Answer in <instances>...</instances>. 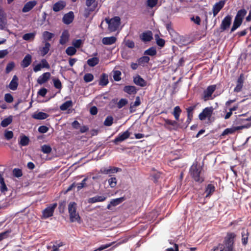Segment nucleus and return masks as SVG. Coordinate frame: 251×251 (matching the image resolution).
<instances>
[{
	"label": "nucleus",
	"mask_w": 251,
	"mask_h": 251,
	"mask_svg": "<svg viewBox=\"0 0 251 251\" xmlns=\"http://www.w3.org/2000/svg\"><path fill=\"white\" fill-rule=\"evenodd\" d=\"M202 168L197 164H193L190 168L189 173L194 180L198 183H201L204 180L203 176L201 175Z\"/></svg>",
	"instance_id": "obj_1"
},
{
	"label": "nucleus",
	"mask_w": 251,
	"mask_h": 251,
	"mask_svg": "<svg viewBox=\"0 0 251 251\" xmlns=\"http://www.w3.org/2000/svg\"><path fill=\"white\" fill-rule=\"evenodd\" d=\"M77 204L74 202H70L68 204V212L69 213L70 220L71 222H80V217L79 213L76 212Z\"/></svg>",
	"instance_id": "obj_2"
},
{
	"label": "nucleus",
	"mask_w": 251,
	"mask_h": 251,
	"mask_svg": "<svg viewBox=\"0 0 251 251\" xmlns=\"http://www.w3.org/2000/svg\"><path fill=\"white\" fill-rule=\"evenodd\" d=\"M216 89V85H211L208 86L207 88L203 91L201 99L204 101H206L209 100H212V95Z\"/></svg>",
	"instance_id": "obj_3"
},
{
	"label": "nucleus",
	"mask_w": 251,
	"mask_h": 251,
	"mask_svg": "<svg viewBox=\"0 0 251 251\" xmlns=\"http://www.w3.org/2000/svg\"><path fill=\"white\" fill-rule=\"evenodd\" d=\"M105 21L108 25V28L112 31H115L120 25L121 19L115 16L110 20L106 19Z\"/></svg>",
	"instance_id": "obj_4"
},
{
	"label": "nucleus",
	"mask_w": 251,
	"mask_h": 251,
	"mask_svg": "<svg viewBox=\"0 0 251 251\" xmlns=\"http://www.w3.org/2000/svg\"><path fill=\"white\" fill-rule=\"evenodd\" d=\"M213 108L212 106L207 107L204 108L202 112L199 115V118L201 121H204L206 118L209 119L213 113Z\"/></svg>",
	"instance_id": "obj_5"
},
{
	"label": "nucleus",
	"mask_w": 251,
	"mask_h": 251,
	"mask_svg": "<svg viewBox=\"0 0 251 251\" xmlns=\"http://www.w3.org/2000/svg\"><path fill=\"white\" fill-rule=\"evenodd\" d=\"M57 203H54L47 207L42 212L43 216L45 218H49L53 215L54 211L57 207Z\"/></svg>",
	"instance_id": "obj_6"
},
{
	"label": "nucleus",
	"mask_w": 251,
	"mask_h": 251,
	"mask_svg": "<svg viewBox=\"0 0 251 251\" xmlns=\"http://www.w3.org/2000/svg\"><path fill=\"white\" fill-rule=\"evenodd\" d=\"M250 125H244V126H233L231 128H226L223 132L222 135L225 136V135H228L229 134H232V133H234L237 130L243 129L244 128H248L250 127Z\"/></svg>",
	"instance_id": "obj_7"
},
{
	"label": "nucleus",
	"mask_w": 251,
	"mask_h": 251,
	"mask_svg": "<svg viewBox=\"0 0 251 251\" xmlns=\"http://www.w3.org/2000/svg\"><path fill=\"white\" fill-rule=\"evenodd\" d=\"M165 124L164 127L170 131L176 130L178 127V123L176 121L171 120L168 119H164Z\"/></svg>",
	"instance_id": "obj_8"
},
{
	"label": "nucleus",
	"mask_w": 251,
	"mask_h": 251,
	"mask_svg": "<svg viewBox=\"0 0 251 251\" xmlns=\"http://www.w3.org/2000/svg\"><path fill=\"white\" fill-rule=\"evenodd\" d=\"M130 132L128 130H126L123 133L119 134V135L114 139L113 143L117 145L119 142H123L126 139L128 138L130 136Z\"/></svg>",
	"instance_id": "obj_9"
},
{
	"label": "nucleus",
	"mask_w": 251,
	"mask_h": 251,
	"mask_svg": "<svg viewBox=\"0 0 251 251\" xmlns=\"http://www.w3.org/2000/svg\"><path fill=\"white\" fill-rule=\"evenodd\" d=\"M232 18L230 15L226 16L222 21L220 28L222 31H225L230 26L231 23Z\"/></svg>",
	"instance_id": "obj_10"
},
{
	"label": "nucleus",
	"mask_w": 251,
	"mask_h": 251,
	"mask_svg": "<svg viewBox=\"0 0 251 251\" xmlns=\"http://www.w3.org/2000/svg\"><path fill=\"white\" fill-rule=\"evenodd\" d=\"M119 170H121V169L115 167L110 166L108 168L104 167L101 168L100 169L99 173L107 175L110 174L116 173L118 172Z\"/></svg>",
	"instance_id": "obj_11"
},
{
	"label": "nucleus",
	"mask_w": 251,
	"mask_h": 251,
	"mask_svg": "<svg viewBox=\"0 0 251 251\" xmlns=\"http://www.w3.org/2000/svg\"><path fill=\"white\" fill-rule=\"evenodd\" d=\"M86 5L89 7L88 12L87 14H85L86 18L88 17L90 12H93L95 10L96 7L98 6V3L96 2V0H86Z\"/></svg>",
	"instance_id": "obj_12"
},
{
	"label": "nucleus",
	"mask_w": 251,
	"mask_h": 251,
	"mask_svg": "<svg viewBox=\"0 0 251 251\" xmlns=\"http://www.w3.org/2000/svg\"><path fill=\"white\" fill-rule=\"evenodd\" d=\"M244 75L243 74H241L238 78L237 80V84L236 87L234 89V91L237 93L240 92L243 86V83L244 82Z\"/></svg>",
	"instance_id": "obj_13"
},
{
	"label": "nucleus",
	"mask_w": 251,
	"mask_h": 251,
	"mask_svg": "<svg viewBox=\"0 0 251 251\" xmlns=\"http://www.w3.org/2000/svg\"><path fill=\"white\" fill-rule=\"evenodd\" d=\"M225 4V0H220L213 5L212 11L214 16H216L218 14L220 11L223 8Z\"/></svg>",
	"instance_id": "obj_14"
},
{
	"label": "nucleus",
	"mask_w": 251,
	"mask_h": 251,
	"mask_svg": "<svg viewBox=\"0 0 251 251\" xmlns=\"http://www.w3.org/2000/svg\"><path fill=\"white\" fill-rule=\"evenodd\" d=\"M74 19V14L73 11H70L65 14L62 18L63 22L66 25H69L73 21Z\"/></svg>",
	"instance_id": "obj_15"
},
{
	"label": "nucleus",
	"mask_w": 251,
	"mask_h": 251,
	"mask_svg": "<svg viewBox=\"0 0 251 251\" xmlns=\"http://www.w3.org/2000/svg\"><path fill=\"white\" fill-rule=\"evenodd\" d=\"M133 82L136 85L142 87L146 86L147 84V81L139 75L133 77Z\"/></svg>",
	"instance_id": "obj_16"
},
{
	"label": "nucleus",
	"mask_w": 251,
	"mask_h": 251,
	"mask_svg": "<svg viewBox=\"0 0 251 251\" xmlns=\"http://www.w3.org/2000/svg\"><path fill=\"white\" fill-rule=\"evenodd\" d=\"M32 118L36 120H45L49 117V115L43 112H35L31 116Z\"/></svg>",
	"instance_id": "obj_17"
},
{
	"label": "nucleus",
	"mask_w": 251,
	"mask_h": 251,
	"mask_svg": "<svg viewBox=\"0 0 251 251\" xmlns=\"http://www.w3.org/2000/svg\"><path fill=\"white\" fill-rule=\"evenodd\" d=\"M66 2L63 0H59L53 5L52 9L54 12H58L66 6Z\"/></svg>",
	"instance_id": "obj_18"
},
{
	"label": "nucleus",
	"mask_w": 251,
	"mask_h": 251,
	"mask_svg": "<svg viewBox=\"0 0 251 251\" xmlns=\"http://www.w3.org/2000/svg\"><path fill=\"white\" fill-rule=\"evenodd\" d=\"M37 1L36 0H31L26 2L22 9V11L24 13L30 11L36 5Z\"/></svg>",
	"instance_id": "obj_19"
},
{
	"label": "nucleus",
	"mask_w": 251,
	"mask_h": 251,
	"mask_svg": "<svg viewBox=\"0 0 251 251\" xmlns=\"http://www.w3.org/2000/svg\"><path fill=\"white\" fill-rule=\"evenodd\" d=\"M141 39L144 42L151 41L152 39V33L151 31L148 30L144 32L140 36Z\"/></svg>",
	"instance_id": "obj_20"
},
{
	"label": "nucleus",
	"mask_w": 251,
	"mask_h": 251,
	"mask_svg": "<svg viewBox=\"0 0 251 251\" xmlns=\"http://www.w3.org/2000/svg\"><path fill=\"white\" fill-rule=\"evenodd\" d=\"M50 77V74L49 72H46L43 74L41 75H40L38 79L37 82L38 84L41 85L43 84L48 81Z\"/></svg>",
	"instance_id": "obj_21"
},
{
	"label": "nucleus",
	"mask_w": 251,
	"mask_h": 251,
	"mask_svg": "<svg viewBox=\"0 0 251 251\" xmlns=\"http://www.w3.org/2000/svg\"><path fill=\"white\" fill-rule=\"evenodd\" d=\"M32 62V57L29 54H27L25 56L21 63V66L23 68H25L27 67Z\"/></svg>",
	"instance_id": "obj_22"
},
{
	"label": "nucleus",
	"mask_w": 251,
	"mask_h": 251,
	"mask_svg": "<svg viewBox=\"0 0 251 251\" xmlns=\"http://www.w3.org/2000/svg\"><path fill=\"white\" fill-rule=\"evenodd\" d=\"M106 199V197L104 196H96L89 198L88 200V202L89 203H94L97 202L104 201Z\"/></svg>",
	"instance_id": "obj_23"
},
{
	"label": "nucleus",
	"mask_w": 251,
	"mask_h": 251,
	"mask_svg": "<svg viewBox=\"0 0 251 251\" xmlns=\"http://www.w3.org/2000/svg\"><path fill=\"white\" fill-rule=\"evenodd\" d=\"M117 40V38L114 36L106 37L102 39V43L105 45H111L114 44Z\"/></svg>",
	"instance_id": "obj_24"
},
{
	"label": "nucleus",
	"mask_w": 251,
	"mask_h": 251,
	"mask_svg": "<svg viewBox=\"0 0 251 251\" xmlns=\"http://www.w3.org/2000/svg\"><path fill=\"white\" fill-rule=\"evenodd\" d=\"M7 23V20L5 14L3 11H0V29L3 30L5 28Z\"/></svg>",
	"instance_id": "obj_25"
},
{
	"label": "nucleus",
	"mask_w": 251,
	"mask_h": 251,
	"mask_svg": "<svg viewBox=\"0 0 251 251\" xmlns=\"http://www.w3.org/2000/svg\"><path fill=\"white\" fill-rule=\"evenodd\" d=\"M251 116L249 118L244 119L239 117L236 120V123L237 124H240L241 126H244L246 125H249L250 127L251 126Z\"/></svg>",
	"instance_id": "obj_26"
},
{
	"label": "nucleus",
	"mask_w": 251,
	"mask_h": 251,
	"mask_svg": "<svg viewBox=\"0 0 251 251\" xmlns=\"http://www.w3.org/2000/svg\"><path fill=\"white\" fill-rule=\"evenodd\" d=\"M141 104L140 98L139 96L136 97V100L134 102L130 103L129 107V111L132 113L136 111V107L140 105Z\"/></svg>",
	"instance_id": "obj_27"
},
{
	"label": "nucleus",
	"mask_w": 251,
	"mask_h": 251,
	"mask_svg": "<svg viewBox=\"0 0 251 251\" xmlns=\"http://www.w3.org/2000/svg\"><path fill=\"white\" fill-rule=\"evenodd\" d=\"M123 90L125 92L129 95H135L137 93V90L134 86L127 85L124 87Z\"/></svg>",
	"instance_id": "obj_28"
},
{
	"label": "nucleus",
	"mask_w": 251,
	"mask_h": 251,
	"mask_svg": "<svg viewBox=\"0 0 251 251\" xmlns=\"http://www.w3.org/2000/svg\"><path fill=\"white\" fill-rule=\"evenodd\" d=\"M18 78L17 75H14L10 81L9 87L12 90H16L18 86Z\"/></svg>",
	"instance_id": "obj_29"
},
{
	"label": "nucleus",
	"mask_w": 251,
	"mask_h": 251,
	"mask_svg": "<svg viewBox=\"0 0 251 251\" xmlns=\"http://www.w3.org/2000/svg\"><path fill=\"white\" fill-rule=\"evenodd\" d=\"M69 34L67 30L64 31L62 35L60 37V39L59 40V43L61 45L65 44L69 40Z\"/></svg>",
	"instance_id": "obj_30"
},
{
	"label": "nucleus",
	"mask_w": 251,
	"mask_h": 251,
	"mask_svg": "<svg viewBox=\"0 0 251 251\" xmlns=\"http://www.w3.org/2000/svg\"><path fill=\"white\" fill-rule=\"evenodd\" d=\"M215 191V187L212 184H208L205 189V192L206 193V197H210Z\"/></svg>",
	"instance_id": "obj_31"
},
{
	"label": "nucleus",
	"mask_w": 251,
	"mask_h": 251,
	"mask_svg": "<svg viewBox=\"0 0 251 251\" xmlns=\"http://www.w3.org/2000/svg\"><path fill=\"white\" fill-rule=\"evenodd\" d=\"M236 235L234 233H227L226 236L225 238L224 242L227 243L234 244V239Z\"/></svg>",
	"instance_id": "obj_32"
},
{
	"label": "nucleus",
	"mask_w": 251,
	"mask_h": 251,
	"mask_svg": "<svg viewBox=\"0 0 251 251\" xmlns=\"http://www.w3.org/2000/svg\"><path fill=\"white\" fill-rule=\"evenodd\" d=\"M109 82L108 75L106 74L103 73L100 77L99 81V85L104 86H106Z\"/></svg>",
	"instance_id": "obj_33"
},
{
	"label": "nucleus",
	"mask_w": 251,
	"mask_h": 251,
	"mask_svg": "<svg viewBox=\"0 0 251 251\" xmlns=\"http://www.w3.org/2000/svg\"><path fill=\"white\" fill-rule=\"evenodd\" d=\"M100 62V59L98 57H94L87 60V63L90 67H94L98 65Z\"/></svg>",
	"instance_id": "obj_34"
},
{
	"label": "nucleus",
	"mask_w": 251,
	"mask_h": 251,
	"mask_svg": "<svg viewBox=\"0 0 251 251\" xmlns=\"http://www.w3.org/2000/svg\"><path fill=\"white\" fill-rule=\"evenodd\" d=\"M242 243L243 246H246L248 242V237L249 236V233L248 230H246V231H243L242 232Z\"/></svg>",
	"instance_id": "obj_35"
},
{
	"label": "nucleus",
	"mask_w": 251,
	"mask_h": 251,
	"mask_svg": "<svg viewBox=\"0 0 251 251\" xmlns=\"http://www.w3.org/2000/svg\"><path fill=\"white\" fill-rule=\"evenodd\" d=\"M150 60V58L149 56H143L138 58L137 59V62L139 65L144 66L145 64L149 63Z\"/></svg>",
	"instance_id": "obj_36"
},
{
	"label": "nucleus",
	"mask_w": 251,
	"mask_h": 251,
	"mask_svg": "<svg viewBox=\"0 0 251 251\" xmlns=\"http://www.w3.org/2000/svg\"><path fill=\"white\" fill-rule=\"evenodd\" d=\"M50 47V44L49 42H46L45 44V46L40 49L41 55L42 56H44L48 53Z\"/></svg>",
	"instance_id": "obj_37"
},
{
	"label": "nucleus",
	"mask_w": 251,
	"mask_h": 251,
	"mask_svg": "<svg viewBox=\"0 0 251 251\" xmlns=\"http://www.w3.org/2000/svg\"><path fill=\"white\" fill-rule=\"evenodd\" d=\"M247 13V12L245 9H241L237 12L235 18H236L243 21L244 17L246 15Z\"/></svg>",
	"instance_id": "obj_38"
},
{
	"label": "nucleus",
	"mask_w": 251,
	"mask_h": 251,
	"mask_svg": "<svg viewBox=\"0 0 251 251\" xmlns=\"http://www.w3.org/2000/svg\"><path fill=\"white\" fill-rule=\"evenodd\" d=\"M242 22V21L234 18L233 25L231 28L230 33L233 32L238 28L241 25Z\"/></svg>",
	"instance_id": "obj_39"
},
{
	"label": "nucleus",
	"mask_w": 251,
	"mask_h": 251,
	"mask_svg": "<svg viewBox=\"0 0 251 251\" xmlns=\"http://www.w3.org/2000/svg\"><path fill=\"white\" fill-rule=\"evenodd\" d=\"M182 110L179 106H176V107H175L174 109V111L173 112V115H174L175 119L176 121H178L179 120V116Z\"/></svg>",
	"instance_id": "obj_40"
},
{
	"label": "nucleus",
	"mask_w": 251,
	"mask_h": 251,
	"mask_svg": "<svg viewBox=\"0 0 251 251\" xmlns=\"http://www.w3.org/2000/svg\"><path fill=\"white\" fill-rule=\"evenodd\" d=\"M73 105V102L71 100H67L61 104L60 106V109L62 111L66 110L69 107Z\"/></svg>",
	"instance_id": "obj_41"
},
{
	"label": "nucleus",
	"mask_w": 251,
	"mask_h": 251,
	"mask_svg": "<svg viewBox=\"0 0 251 251\" xmlns=\"http://www.w3.org/2000/svg\"><path fill=\"white\" fill-rule=\"evenodd\" d=\"M36 35V32H31L25 34L23 36V39L25 41L33 40Z\"/></svg>",
	"instance_id": "obj_42"
},
{
	"label": "nucleus",
	"mask_w": 251,
	"mask_h": 251,
	"mask_svg": "<svg viewBox=\"0 0 251 251\" xmlns=\"http://www.w3.org/2000/svg\"><path fill=\"white\" fill-rule=\"evenodd\" d=\"M126 200L125 197H123L115 199H112L111 201V204H112V206H116L119 204L121 203L122 202H123Z\"/></svg>",
	"instance_id": "obj_43"
},
{
	"label": "nucleus",
	"mask_w": 251,
	"mask_h": 251,
	"mask_svg": "<svg viewBox=\"0 0 251 251\" xmlns=\"http://www.w3.org/2000/svg\"><path fill=\"white\" fill-rule=\"evenodd\" d=\"M12 122V116H10L4 119L0 123L1 126L5 127L10 125Z\"/></svg>",
	"instance_id": "obj_44"
},
{
	"label": "nucleus",
	"mask_w": 251,
	"mask_h": 251,
	"mask_svg": "<svg viewBox=\"0 0 251 251\" xmlns=\"http://www.w3.org/2000/svg\"><path fill=\"white\" fill-rule=\"evenodd\" d=\"M157 51L156 48L154 47H151L144 51V55H148L150 56H154L156 54Z\"/></svg>",
	"instance_id": "obj_45"
},
{
	"label": "nucleus",
	"mask_w": 251,
	"mask_h": 251,
	"mask_svg": "<svg viewBox=\"0 0 251 251\" xmlns=\"http://www.w3.org/2000/svg\"><path fill=\"white\" fill-rule=\"evenodd\" d=\"M76 50L74 47H69L66 50V53L67 55L73 56L76 53Z\"/></svg>",
	"instance_id": "obj_46"
},
{
	"label": "nucleus",
	"mask_w": 251,
	"mask_h": 251,
	"mask_svg": "<svg viewBox=\"0 0 251 251\" xmlns=\"http://www.w3.org/2000/svg\"><path fill=\"white\" fill-rule=\"evenodd\" d=\"M53 36L54 34L53 33L47 31H44L43 33L44 39L46 41L50 40L51 38L53 37Z\"/></svg>",
	"instance_id": "obj_47"
},
{
	"label": "nucleus",
	"mask_w": 251,
	"mask_h": 251,
	"mask_svg": "<svg viewBox=\"0 0 251 251\" xmlns=\"http://www.w3.org/2000/svg\"><path fill=\"white\" fill-rule=\"evenodd\" d=\"M108 182L110 187L113 188L116 186L117 180L116 177H112L108 179Z\"/></svg>",
	"instance_id": "obj_48"
},
{
	"label": "nucleus",
	"mask_w": 251,
	"mask_h": 251,
	"mask_svg": "<svg viewBox=\"0 0 251 251\" xmlns=\"http://www.w3.org/2000/svg\"><path fill=\"white\" fill-rule=\"evenodd\" d=\"M87 179H88V178L85 177L82 180V181L80 183H78L76 184L77 189L78 191H79V190H81V189H82L83 188L87 186V184H86V182L87 180Z\"/></svg>",
	"instance_id": "obj_49"
},
{
	"label": "nucleus",
	"mask_w": 251,
	"mask_h": 251,
	"mask_svg": "<svg viewBox=\"0 0 251 251\" xmlns=\"http://www.w3.org/2000/svg\"><path fill=\"white\" fill-rule=\"evenodd\" d=\"M29 138L26 136H23L22 137L19 144L22 146H27L29 143Z\"/></svg>",
	"instance_id": "obj_50"
},
{
	"label": "nucleus",
	"mask_w": 251,
	"mask_h": 251,
	"mask_svg": "<svg viewBox=\"0 0 251 251\" xmlns=\"http://www.w3.org/2000/svg\"><path fill=\"white\" fill-rule=\"evenodd\" d=\"M113 123V118L109 116H107L104 121V125L107 126H111Z\"/></svg>",
	"instance_id": "obj_51"
},
{
	"label": "nucleus",
	"mask_w": 251,
	"mask_h": 251,
	"mask_svg": "<svg viewBox=\"0 0 251 251\" xmlns=\"http://www.w3.org/2000/svg\"><path fill=\"white\" fill-rule=\"evenodd\" d=\"M12 173L13 176L16 177H20L23 176L22 170L19 168H14L13 170Z\"/></svg>",
	"instance_id": "obj_52"
},
{
	"label": "nucleus",
	"mask_w": 251,
	"mask_h": 251,
	"mask_svg": "<svg viewBox=\"0 0 251 251\" xmlns=\"http://www.w3.org/2000/svg\"><path fill=\"white\" fill-rule=\"evenodd\" d=\"M83 79L85 82H90L93 80L94 75L91 73H87L84 75Z\"/></svg>",
	"instance_id": "obj_53"
},
{
	"label": "nucleus",
	"mask_w": 251,
	"mask_h": 251,
	"mask_svg": "<svg viewBox=\"0 0 251 251\" xmlns=\"http://www.w3.org/2000/svg\"><path fill=\"white\" fill-rule=\"evenodd\" d=\"M41 151L44 153L48 154L51 152V148L47 145H44L41 147Z\"/></svg>",
	"instance_id": "obj_54"
},
{
	"label": "nucleus",
	"mask_w": 251,
	"mask_h": 251,
	"mask_svg": "<svg viewBox=\"0 0 251 251\" xmlns=\"http://www.w3.org/2000/svg\"><path fill=\"white\" fill-rule=\"evenodd\" d=\"M11 229H8L4 232L0 233V241L7 238L8 237V234L11 232Z\"/></svg>",
	"instance_id": "obj_55"
},
{
	"label": "nucleus",
	"mask_w": 251,
	"mask_h": 251,
	"mask_svg": "<svg viewBox=\"0 0 251 251\" xmlns=\"http://www.w3.org/2000/svg\"><path fill=\"white\" fill-rule=\"evenodd\" d=\"M15 63L13 62L8 63L6 67L5 72L8 74L10 73L14 68Z\"/></svg>",
	"instance_id": "obj_56"
},
{
	"label": "nucleus",
	"mask_w": 251,
	"mask_h": 251,
	"mask_svg": "<svg viewBox=\"0 0 251 251\" xmlns=\"http://www.w3.org/2000/svg\"><path fill=\"white\" fill-rule=\"evenodd\" d=\"M53 85L55 88L59 90H61L62 88V83L59 79H53Z\"/></svg>",
	"instance_id": "obj_57"
},
{
	"label": "nucleus",
	"mask_w": 251,
	"mask_h": 251,
	"mask_svg": "<svg viewBox=\"0 0 251 251\" xmlns=\"http://www.w3.org/2000/svg\"><path fill=\"white\" fill-rule=\"evenodd\" d=\"M127 103V100L125 99H121L117 103V107L120 109Z\"/></svg>",
	"instance_id": "obj_58"
},
{
	"label": "nucleus",
	"mask_w": 251,
	"mask_h": 251,
	"mask_svg": "<svg viewBox=\"0 0 251 251\" xmlns=\"http://www.w3.org/2000/svg\"><path fill=\"white\" fill-rule=\"evenodd\" d=\"M121 72L120 71H115L114 72L113 78L116 81H120L121 79Z\"/></svg>",
	"instance_id": "obj_59"
},
{
	"label": "nucleus",
	"mask_w": 251,
	"mask_h": 251,
	"mask_svg": "<svg viewBox=\"0 0 251 251\" xmlns=\"http://www.w3.org/2000/svg\"><path fill=\"white\" fill-rule=\"evenodd\" d=\"M157 2L158 0H147V5L150 8H153L156 5Z\"/></svg>",
	"instance_id": "obj_60"
},
{
	"label": "nucleus",
	"mask_w": 251,
	"mask_h": 251,
	"mask_svg": "<svg viewBox=\"0 0 251 251\" xmlns=\"http://www.w3.org/2000/svg\"><path fill=\"white\" fill-rule=\"evenodd\" d=\"M157 36V38H156L157 45L160 47H163L165 44V40L162 38H159L158 35Z\"/></svg>",
	"instance_id": "obj_61"
},
{
	"label": "nucleus",
	"mask_w": 251,
	"mask_h": 251,
	"mask_svg": "<svg viewBox=\"0 0 251 251\" xmlns=\"http://www.w3.org/2000/svg\"><path fill=\"white\" fill-rule=\"evenodd\" d=\"M225 251H233V244L225 243Z\"/></svg>",
	"instance_id": "obj_62"
},
{
	"label": "nucleus",
	"mask_w": 251,
	"mask_h": 251,
	"mask_svg": "<svg viewBox=\"0 0 251 251\" xmlns=\"http://www.w3.org/2000/svg\"><path fill=\"white\" fill-rule=\"evenodd\" d=\"M4 100L8 103H11L13 101V96L9 93L5 94Z\"/></svg>",
	"instance_id": "obj_63"
},
{
	"label": "nucleus",
	"mask_w": 251,
	"mask_h": 251,
	"mask_svg": "<svg viewBox=\"0 0 251 251\" xmlns=\"http://www.w3.org/2000/svg\"><path fill=\"white\" fill-rule=\"evenodd\" d=\"M213 251H225L224 245L222 244H219L217 247H214Z\"/></svg>",
	"instance_id": "obj_64"
}]
</instances>
